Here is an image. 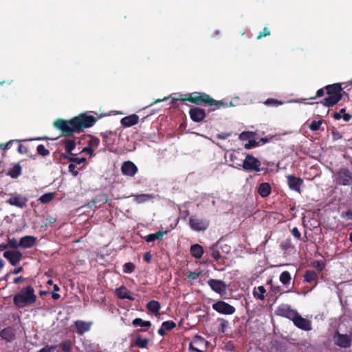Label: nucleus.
I'll list each match as a JSON object with an SVG mask.
<instances>
[{
	"label": "nucleus",
	"instance_id": "1",
	"mask_svg": "<svg viewBox=\"0 0 352 352\" xmlns=\"http://www.w3.org/2000/svg\"><path fill=\"white\" fill-rule=\"evenodd\" d=\"M98 118L91 115L82 113L71 120L58 119L54 126L61 131L63 136L69 137L74 133H80L84 129L91 127L97 122Z\"/></svg>",
	"mask_w": 352,
	"mask_h": 352
},
{
	"label": "nucleus",
	"instance_id": "2",
	"mask_svg": "<svg viewBox=\"0 0 352 352\" xmlns=\"http://www.w3.org/2000/svg\"><path fill=\"white\" fill-rule=\"evenodd\" d=\"M177 100L188 101L197 105L214 107L213 110L228 107L222 100H215L209 95L203 92H193L186 94H174L172 97V102L173 103L174 101Z\"/></svg>",
	"mask_w": 352,
	"mask_h": 352
},
{
	"label": "nucleus",
	"instance_id": "3",
	"mask_svg": "<svg viewBox=\"0 0 352 352\" xmlns=\"http://www.w3.org/2000/svg\"><path fill=\"white\" fill-rule=\"evenodd\" d=\"M277 315L285 317L292 320L294 324L300 329L309 331L311 329V322L302 318L295 310L292 309L287 305H282L276 311Z\"/></svg>",
	"mask_w": 352,
	"mask_h": 352
},
{
	"label": "nucleus",
	"instance_id": "4",
	"mask_svg": "<svg viewBox=\"0 0 352 352\" xmlns=\"http://www.w3.org/2000/svg\"><path fill=\"white\" fill-rule=\"evenodd\" d=\"M327 97L324 98L321 103L327 107H333L338 103L342 98L344 95L348 96V94L343 90L341 84L333 83L328 85L324 87Z\"/></svg>",
	"mask_w": 352,
	"mask_h": 352
},
{
	"label": "nucleus",
	"instance_id": "5",
	"mask_svg": "<svg viewBox=\"0 0 352 352\" xmlns=\"http://www.w3.org/2000/svg\"><path fill=\"white\" fill-rule=\"evenodd\" d=\"M36 300L34 289L31 287L23 289L14 298V303L19 308L32 304Z\"/></svg>",
	"mask_w": 352,
	"mask_h": 352
},
{
	"label": "nucleus",
	"instance_id": "6",
	"mask_svg": "<svg viewBox=\"0 0 352 352\" xmlns=\"http://www.w3.org/2000/svg\"><path fill=\"white\" fill-rule=\"evenodd\" d=\"M188 224L192 230L196 232H204L208 228L210 222L206 219L193 215L189 218Z\"/></svg>",
	"mask_w": 352,
	"mask_h": 352
},
{
	"label": "nucleus",
	"instance_id": "7",
	"mask_svg": "<svg viewBox=\"0 0 352 352\" xmlns=\"http://www.w3.org/2000/svg\"><path fill=\"white\" fill-rule=\"evenodd\" d=\"M261 162L253 155L250 154H245L243 159V169L246 171H255L260 172L261 170L260 166Z\"/></svg>",
	"mask_w": 352,
	"mask_h": 352
},
{
	"label": "nucleus",
	"instance_id": "8",
	"mask_svg": "<svg viewBox=\"0 0 352 352\" xmlns=\"http://www.w3.org/2000/svg\"><path fill=\"white\" fill-rule=\"evenodd\" d=\"M336 183L342 186H349L352 184V173L348 168H340L336 175Z\"/></svg>",
	"mask_w": 352,
	"mask_h": 352
},
{
	"label": "nucleus",
	"instance_id": "9",
	"mask_svg": "<svg viewBox=\"0 0 352 352\" xmlns=\"http://www.w3.org/2000/svg\"><path fill=\"white\" fill-rule=\"evenodd\" d=\"M208 346V342L199 336L194 337L190 343L189 349L191 352H205Z\"/></svg>",
	"mask_w": 352,
	"mask_h": 352
},
{
	"label": "nucleus",
	"instance_id": "10",
	"mask_svg": "<svg viewBox=\"0 0 352 352\" xmlns=\"http://www.w3.org/2000/svg\"><path fill=\"white\" fill-rule=\"evenodd\" d=\"M28 199L25 197L17 193L11 194L9 199L7 200L11 206H14L20 208H23L26 206Z\"/></svg>",
	"mask_w": 352,
	"mask_h": 352
},
{
	"label": "nucleus",
	"instance_id": "11",
	"mask_svg": "<svg viewBox=\"0 0 352 352\" xmlns=\"http://www.w3.org/2000/svg\"><path fill=\"white\" fill-rule=\"evenodd\" d=\"M3 257L9 261L10 264L16 266L23 258V254L18 250H8L3 252Z\"/></svg>",
	"mask_w": 352,
	"mask_h": 352
},
{
	"label": "nucleus",
	"instance_id": "12",
	"mask_svg": "<svg viewBox=\"0 0 352 352\" xmlns=\"http://www.w3.org/2000/svg\"><path fill=\"white\" fill-rule=\"evenodd\" d=\"M212 308L217 312L222 314H232L235 311V309L232 306L223 301H219L214 303L212 305Z\"/></svg>",
	"mask_w": 352,
	"mask_h": 352
},
{
	"label": "nucleus",
	"instance_id": "13",
	"mask_svg": "<svg viewBox=\"0 0 352 352\" xmlns=\"http://www.w3.org/2000/svg\"><path fill=\"white\" fill-rule=\"evenodd\" d=\"M245 154L239 151H234L230 155V161L232 163L231 164L234 168L241 169L243 166V156Z\"/></svg>",
	"mask_w": 352,
	"mask_h": 352
},
{
	"label": "nucleus",
	"instance_id": "14",
	"mask_svg": "<svg viewBox=\"0 0 352 352\" xmlns=\"http://www.w3.org/2000/svg\"><path fill=\"white\" fill-rule=\"evenodd\" d=\"M189 115L192 121L200 122L206 118V113L204 109L194 107L190 109Z\"/></svg>",
	"mask_w": 352,
	"mask_h": 352
},
{
	"label": "nucleus",
	"instance_id": "15",
	"mask_svg": "<svg viewBox=\"0 0 352 352\" xmlns=\"http://www.w3.org/2000/svg\"><path fill=\"white\" fill-rule=\"evenodd\" d=\"M335 344L340 347H349L351 342V336L346 334H340L337 332L333 336Z\"/></svg>",
	"mask_w": 352,
	"mask_h": 352
},
{
	"label": "nucleus",
	"instance_id": "16",
	"mask_svg": "<svg viewBox=\"0 0 352 352\" xmlns=\"http://www.w3.org/2000/svg\"><path fill=\"white\" fill-rule=\"evenodd\" d=\"M287 184L291 190L300 192V186L303 184V179L293 175L287 176Z\"/></svg>",
	"mask_w": 352,
	"mask_h": 352
},
{
	"label": "nucleus",
	"instance_id": "17",
	"mask_svg": "<svg viewBox=\"0 0 352 352\" xmlns=\"http://www.w3.org/2000/svg\"><path fill=\"white\" fill-rule=\"evenodd\" d=\"M121 170L123 175L133 177L138 172V167L133 162L126 161L122 164Z\"/></svg>",
	"mask_w": 352,
	"mask_h": 352
},
{
	"label": "nucleus",
	"instance_id": "18",
	"mask_svg": "<svg viewBox=\"0 0 352 352\" xmlns=\"http://www.w3.org/2000/svg\"><path fill=\"white\" fill-rule=\"evenodd\" d=\"M36 243V238L33 236H25L19 240L20 248L23 249L31 248Z\"/></svg>",
	"mask_w": 352,
	"mask_h": 352
},
{
	"label": "nucleus",
	"instance_id": "19",
	"mask_svg": "<svg viewBox=\"0 0 352 352\" xmlns=\"http://www.w3.org/2000/svg\"><path fill=\"white\" fill-rule=\"evenodd\" d=\"M139 122V116L136 114H131L130 116L124 117L121 119V124L124 127H130Z\"/></svg>",
	"mask_w": 352,
	"mask_h": 352
},
{
	"label": "nucleus",
	"instance_id": "20",
	"mask_svg": "<svg viewBox=\"0 0 352 352\" xmlns=\"http://www.w3.org/2000/svg\"><path fill=\"white\" fill-rule=\"evenodd\" d=\"M101 135L103 138V142L107 146H112L115 142V137L116 136V132L111 131H107L104 133H101Z\"/></svg>",
	"mask_w": 352,
	"mask_h": 352
},
{
	"label": "nucleus",
	"instance_id": "21",
	"mask_svg": "<svg viewBox=\"0 0 352 352\" xmlns=\"http://www.w3.org/2000/svg\"><path fill=\"white\" fill-rule=\"evenodd\" d=\"M115 294L121 299H129L133 300L134 298L131 294L126 289V287H117L115 290Z\"/></svg>",
	"mask_w": 352,
	"mask_h": 352
},
{
	"label": "nucleus",
	"instance_id": "22",
	"mask_svg": "<svg viewBox=\"0 0 352 352\" xmlns=\"http://www.w3.org/2000/svg\"><path fill=\"white\" fill-rule=\"evenodd\" d=\"M190 252L192 256L195 258H201L204 254V248L199 244H194L190 248Z\"/></svg>",
	"mask_w": 352,
	"mask_h": 352
},
{
	"label": "nucleus",
	"instance_id": "23",
	"mask_svg": "<svg viewBox=\"0 0 352 352\" xmlns=\"http://www.w3.org/2000/svg\"><path fill=\"white\" fill-rule=\"evenodd\" d=\"M271 186L270 184L263 182L258 187V192L262 197H267L271 193Z\"/></svg>",
	"mask_w": 352,
	"mask_h": 352
},
{
	"label": "nucleus",
	"instance_id": "24",
	"mask_svg": "<svg viewBox=\"0 0 352 352\" xmlns=\"http://www.w3.org/2000/svg\"><path fill=\"white\" fill-rule=\"evenodd\" d=\"M109 199L106 194H100L91 200L92 205L96 207H100L107 203Z\"/></svg>",
	"mask_w": 352,
	"mask_h": 352
},
{
	"label": "nucleus",
	"instance_id": "25",
	"mask_svg": "<svg viewBox=\"0 0 352 352\" xmlns=\"http://www.w3.org/2000/svg\"><path fill=\"white\" fill-rule=\"evenodd\" d=\"M91 323V322H86L84 321H76L75 322V326L77 329V331L80 334H82L86 331H88L90 329Z\"/></svg>",
	"mask_w": 352,
	"mask_h": 352
},
{
	"label": "nucleus",
	"instance_id": "26",
	"mask_svg": "<svg viewBox=\"0 0 352 352\" xmlns=\"http://www.w3.org/2000/svg\"><path fill=\"white\" fill-rule=\"evenodd\" d=\"M168 232V230H165V231H158L155 233H153V234H150L148 235H147L146 237H145V240L146 242H153L155 241L156 239H162V237L164 234H166Z\"/></svg>",
	"mask_w": 352,
	"mask_h": 352
},
{
	"label": "nucleus",
	"instance_id": "27",
	"mask_svg": "<svg viewBox=\"0 0 352 352\" xmlns=\"http://www.w3.org/2000/svg\"><path fill=\"white\" fill-rule=\"evenodd\" d=\"M22 167L19 164H15L8 171V175L13 179L17 178L21 174Z\"/></svg>",
	"mask_w": 352,
	"mask_h": 352
},
{
	"label": "nucleus",
	"instance_id": "28",
	"mask_svg": "<svg viewBox=\"0 0 352 352\" xmlns=\"http://www.w3.org/2000/svg\"><path fill=\"white\" fill-rule=\"evenodd\" d=\"M322 122L323 120L322 118H316L309 124V129L312 131H317L320 130L323 131L324 129L321 128Z\"/></svg>",
	"mask_w": 352,
	"mask_h": 352
},
{
	"label": "nucleus",
	"instance_id": "29",
	"mask_svg": "<svg viewBox=\"0 0 352 352\" xmlns=\"http://www.w3.org/2000/svg\"><path fill=\"white\" fill-rule=\"evenodd\" d=\"M1 338L8 342L12 341L14 338V331L11 328L3 329L0 333Z\"/></svg>",
	"mask_w": 352,
	"mask_h": 352
},
{
	"label": "nucleus",
	"instance_id": "30",
	"mask_svg": "<svg viewBox=\"0 0 352 352\" xmlns=\"http://www.w3.org/2000/svg\"><path fill=\"white\" fill-rule=\"evenodd\" d=\"M146 307L150 311L157 316L159 314L160 304L156 300H151L147 303Z\"/></svg>",
	"mask_w": 352,
	"mask_h": 352
},
{
	"label": "nucleus",
	"instance_id": "31",
	"mask_svg": "<svg viewBox=\"0 0 352 352\" xmlns=\"http://www.w3.org/2000/svg\"><path fill=\"white\" fill-rule=\"evenodd\" d=\"M65 148L67 154L73 155L72 151L76 147V142L74 140L66 139L64 141Z\"/></svg>",
	"mask_w": 352,
	"mask_h": 352
},
{
	"label": "nucleus",
	"instance_id": "32",
	"mask_svg": "<svg viewBox=\"0 0 352 352\" xmlns=\"http://www.w3.org/2000/svg\"><path fill=\"white\" fill-rule=\"evenodd\" d=\"M69 154L62 153L61 158L67 160L71 162L77 163L78 164H80L83 163L84 162H85V160H86L85 158H84V157L78 158V157L69 156Z\"/></svg>",
	"mask_w": 352,
	"mask_h": 352
},
{
	"label": "nucleus",
	"instance_id": "33",
	"mask_svg": "<svg viewBox=\"0 0 352 352\" xmlns=\"http://www.w3.org/2000/svg\"><path fill=\"white\" fill-rule=\"evenodd\" d=\"M220 244L219 242H217L215 244H213L212 247H210L211 256L216 260L218 261L221 258V256L220 252L218 250V246Z\"/></svg>",
	"mask_w": 352,
	"mask_h": 352
},
{
	"label": "nucleus",
	"instance_id": "34",
	"mask_svg": "<svg viewBox=\"0 0 352 352\" xmlns=\"http://www.w3.org/2000/svg\"><path fill=\"white\" fill-rule=\"evenodd\" d=\"M55 197V194L54 192H47L41 195L38 200L42 204H47L52 201Z\"/></svg>",
	"mask_w": 352,
	"mask_h": 352
},
{
	"label": "nucleus",
	"instance_id": "35",
	"mask_svg": "<svg viewBox=\"0 0 352 352\" xmlns=\"http://www.w3.org/2000/svg\"><path fill=\"white\" fill-rule=\"evenodd\" d=\"M317 277V274L314 270H307L304 274L305 280L307 283H311Z\"/></svg>",
	"mask_w": 352,
	"mask_h": 352
},
{
	"label": "nucleus",
	"instance_id": "36",
	"mask_svg": "<svg viewBox=\"0 0 352 352\" xmlns=\"http://www.w3.org/2000/svg\"><path fill=\"white\" fill-rule=\"evenodd\" d=\"M266 291L265 287H254L253 290V295L258 299L263 300Z\"/></svg>",
	"mask_w": 352,
	"mask_h": 352
},
{
	"label": "nucleus",
	"instance_id": "37",
	"mask_svg": "<svg viewBox=\"0 0 352 352\" xmlns=\"http://www.w3.org/2000/svg\"><path fill=\"white\" fill-rule=\"evenodd\" d=\"M279 280L283 285H288L291 280V275L289 272L287 271L282 272L279 277Z\"/></svg>",
	"mask_w": 352,
	"mask_h": 352
},
{
	"label": "nucleus",
	"instance_id": "38",
	"mask_svg": "<svg viewBox=\"0 0 352 352\" xmlns=\"http://www.w3.org/2000/svg\"><path fill=\"white\" fill-rule=\"evenodd\" d=\"M153 198V195L148 194L138 195L135 197V201L138 203L146 202Z\"/></svg>",
	"mask_w": 352,
	"mask_h": 352
},
{
	"label": "nucleus",
	"instance_id": "39",
	"mask_svg": "<svg viewBox=\"0 0 352 352\" xmlns=\"http://www.w3.org/2000/svg\"><path fill=\"white\" fill-rule=\"evenodd\" d=\"M255 135V133L252 131H243L239 135V140L241 141H245L249 140L250 138H253Z\"/></svg>",
	"mask_w": 352,
	"mask_h": 352
},
{
	"label": "nucleus",
	"instance_id": "40",
	"mask_svg": "<svg viewBox=\"0 0 352 352\" xmlns=\"http://www.w3.org/2000/svg\"><path fill=\"white\" fill-rule=\"evenodd\" d=\"M133 324L135 326L148 327L151 325V323L149 321H144L141 318H135L133 321Z\"/></svg>",
	"mask_w": 352,
	"mask_h": 352
},
{
	"label": "nucleus",
	"instance_id": "41",
	"mask_svg": "<svg viewBox=\"0 0 352 352\" xmlns=\"http://www.w3.org/2000/svg\"><path fill=\"white\" fill-rule=\"evenodd\" d=\"M135 269V265L131 263V262H129V263H126L124 265H123V272L126 274H130V273H132Z\"/></svg>",
	"mask_w": 352,
	"mask_h": 352
},
{
	"label": "nucleus",
	"instance_id": "42",
	"mask_svg": "<svg viewBox=\"0 0 352 352\" xmlns=\"http://www.w3.org/2000/svg\"><path fill=\"white\" fill-rule=\"evenodd\" d=\"M38 155L45 157L50 155V151L47 149L43 144H39L36 147Z\"/></svg>",
	"mask_w": 352,
	"mask_h": 352
},
{
	"label": "nucleus",
	"instance_id": "43",
	"mask_svg": "<svg viewBox=\"0 0 352 352\" xmlns=\"http://www.w3.org/2000/svg\"><path fill=\"white\" fill-rule=\"evenodd\" d=\"M91 138L88 142V145L90 146L91 148H97L100 143V140L95 136H90Z\"/></svg>",
	"mask_w": 352,
	"mask_h": 352
},
{
	"label": "nucleus",
	"instance_id": "44",
	"mask_svg": "<svg viewBox=\"0 0 352 352\" xmlns=\"http://www.w3.org/2000/svg\"><path fill=\"white\" fill-rule=\"evenodd\" d=\"M148 342L149 340L147 338H138L136 340V344L140 347L145 348L146 347Z\"/></svg>",
	"mask_w": 352,
	"mask_h": 352
},
{
	"label": "nucleus",
	"instance_id": "45",
	"mask_svg": "<svg viewBox=\"0 0 352 352\" xmlns=\"http://www.w3.org/2000/svg\"><path fill=\"white\" fill-rule=\"evenodd\" d=\"M313 267H315L318 271L321 272L325 267V263L322 261H316L313 263Z\"/></svg>",
	"mask_w": 352,
	"mask_h": 352
},
{
	"label": "nucleus",
	"instance_id": "46",
	"mask_svg": "<svg viewBox=\"0 0 352 352\" xmlns=\"http://www.w3.org/2000/svg\"><path fill=\"white\" fill-rule=\"evenodd\" d=\"M8 247L16 249L20 247L19 242L18 243L17 240L14 238L8 239Z\"/></svg>",
	"mask_w": 352,
	"mask_h": 352
},
{
	"label": "nucleus",
	"instance_id": "47",
	"mask_svg": "<svg viewBox=\"0 0 352 352\" xmlns=\"http://www.w3.org/2000/svg\"><path fill=\"white\" fill-rule=\"evenodd\" d=\"M259 145V142L254 140H250L248 143L244 145V148L246 149H250L252 148L256 147Z\"/></svg>",
	"mask_w": 352,
	"mask_h": 352
},
{
	"label": "nucleus",
	"instance_id": "48",
	"mask_svg": "<svg viewBox=\"0 0 352 352\" xmlns=\"http://www.w3.org/2000/svg\"><path fill=\"white\" fill-rule=\"evenodd\" d=\"M208 284H209V286H221V287L227 286L224 282H223L221 280H214V279H210L208 280Z\"/></svg>",
	"mask_w": 352,
	"mask_h": 352
},
{
	"label": "nucleus",
	"instance_id": "49",
	"mask_svg": "<svg viewBox=\"0 0 352 352\" xmlns=\"http://www.w3.org/2000/svg\"><path fill=\"white\" fill-rule=\"evenodd\" d=\"M38 352H59V351L54 346H45Z\"/></svg>",
	"mask_w": 352,
	"mask_h": 352
},
{
	"label": "nucleus",
	"instance_id": "50",
	"mask_svg": "<svg viewBox=\"0 0 352 352\" xmlns=\"http://www.w3.org/2000/svg\"><path fill=\"white\" fill-rule=\"evenodd\" d=\"M264 103L267 105H280L283 104L281 101L273 98L267 99Z\"/></svg>",
	"mask_w": 352,
	"mask_h": 352
},
{
	"label": "nucleus",
	"instance_id": "51",
	"mask_svg": "<svg viewBox=\"0 0 352 352\" xmlns=\"http://www.w3.org/2000/svg\"><path fill=\"white\" fill-rule=\"evenodd\" d=\"M214 291H215L217 293H219L221 296L228 298L229 296H227L226 292V287H212Z\"/></svg>",
	"mask_w": 352,
	"mask_h": 352
},
{
	"label": "nucleus",
	"instance_id": "52",
	"mask_svg": "<svg viewBox=\"0 0 352 352\" xmlns=\"http://www.w3.org/2000/svg\"><path fill=\"white\" fill-rule=\"evenodd\" d=\"M175 326H176L175 323L172 321H166L162 323V327L166 330H170V329H173L174 327H175Z\"/></svg>",
	"mask_w": 352,
	"mask_h": 352
},
{
	"label": "nucleus",
	"instance_id": "53",
	"mask_svg": "<svg viewBox=\"0 0 352 352\" xmlns=\"http://www.w3.org/2000/svg\"><path fill=\"white\" fill-rule=\"evenodd\" d=\"M270 31L267 28L265 27L263 28L262 32H259L256 38L259 40V39L262 38L263 37L270 36Z\"/></svg>",
	"mask_w": 352,
	"mask_h": 352
},
{
	"label": "nucleus",
	"instance_id": "54",
	"mask_svg": "<svg viewBox=\"0 0 352 352\" xmlns=\"http://www.w3.org/2000/svg\"><path fill=\"white\" fill-rule=\"evenodd\" d=\"M340 216L342 219L346 220H352V210H348L346 212H342Z\"/></svg>",
	"mask_w": 352,
	"mask_h": 352
},
{
	"label": "nucleus",
	"instance_id": "55",
	"mask_svg": "<svg viewBox=\"0 0 352 352\" xmlns=\"http://www.w3.org/2000/svg\"><path fill=\"white\" fill-rule=\"evenodd\" d=\"M72 349V344L69 341H65L62 344V350L65 352H69Z\"/></svg>",
	"mask_w": 352,
	"mask_h": 352
},
{
	"label": "nucleus",
	"instance_id": "56",
	"mask_svg": "<svg viewBox=\"0 0 352 352\" xmlns=\"http://www.w3.org/2000/svg\"><path fill=\"white\" fill-rule=\"evenodd\" d=\"M69 171L74 175V176H77L78 174V171L77 170V167L75 164H69Z\"/></svg>",
	"mask_w": 352,
	"mask_h": 352
},
{
	"label": "nucleus",
	"instance_id": "57",
	"mask_svg": "<svg viewBox=\"0 0 352 352\" xmlns=\"http://www.w3.org/2000/svg\"><path fill=\"white\" fill-rule=\"evenodd\" d=\"M17 140H10L9 142H8L6 144H0V148L1 149H3V150H6V149H9L11 147V145L14 143V142H16Z\"/></svg>",
	"mask_w": 352,
	"mask_h": 352
},
{
	"label": "nucleus",
	"instance_id": "58",
	"mask_svg": "<svg viewBox=\"0 0 352 352\" xmlns=\"http://www.w3.org/2000/svg\"><path fill=\"white\" fill-rule=\"evenodd\" d=\"M345 112V109H342L340 110L339 112H333V114H332V116L333 118L336 120H340L342 118V113H344Z\"/></svg>",
	"mask_w": 352,
	"mask_h": 352
},
{
	"label": "nucleus",
	"instance_id": "59",
	"mask_svg": "<svg viewBox=\"0 0 352 352\" xmlns=\"http://www.w3.org/2000/svg\"><path fill=\"white\" fill-rule=\"evenodd\" d=\"M201 274V272H190L188 275V278L190 280H195Z\"/></svg>",
	"mask_w": 352,
	"mask_h": 352
},
{
	"label": "nucleus",
	"instance_id": "60",
	"mask_svg": "<svg viewBox=\"0 0 352 352\" xmlns=\"http://www.w3.org/2000/svg\"><path fill=\"white\" fill-rule=\"evenodd\" d=\"M18 152L20 153L21 154H26L28 152V148L21 144H19Z\"/></svg>",
	"mask_w": 352,
	"mask_h": 352
},
{
	"label": "nucleus",
	"instance_id": "61",
	"mask_svg": "<svg viewBox=\"0 0 352 352\" xmlns=\"http://www.w3.org/2000/svg\"><path fill=\"white\" fill-rule=\"evenodd\" d=\"M231 133H221L217 135V138L221 140H226L231 136Z\"/></svg>",
	"mask_w": 352,
	"mask_h": 352
},
{
	"label": "nucleus",
	"instance_id": "62",
	"mask_svg": "<svg viewBox=\"0 0 352 352\" xmlns=\"http://www.w3.org/2000/svg\"><path fill=\"white\" fill-rule=\"evenodd\" d=\"M324 90H326V89H325V88H324V87H322V88H321V89H319L316 91V96H315L314 97H311V99H315V98H319V97H322V96H324Z\"/></svg>",
	"mask_w": 352,
	"mask_h": 352
},
{
	"label": "nucleus",
	"instance_id": "63",
	"mask_svg": "<svg viewBox=\"0 0 352 352\" xmlns=\"http://www.w3.org/2000/svg\"><path fill=\"white\" fill-rule=\"evenodd\" d=\"M331 133H332L333 139L335 141L338 140L342 138V135H341V133L338 131H333Z\"/></svg>",
	"mask_w": 352,
	"mask_h": 352
},
{
	"label": "nucleus",
	"instance_id": "64",
	"mask_svg": "<svg viewBox=\"0 0 352 352\" xmlns=\"http://www.w3.org/2000/svg\"><path fill=\"white\" fill-rule=\"evenodd\" d=\"M292 234L294 235V236L298 239H300V236H301V234L300 232V231L298 230V229L295 227L292 230Z\"/></svg>",
	"mask_w": 352,
	"mask_h": 352
}]
</instances>
